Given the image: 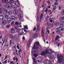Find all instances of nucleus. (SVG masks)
<instances>
[{"label": "nucleus", "instance_id": "obj_40", "mask_svg": "<svg viewBox=\"0 0 64 64\" xmlns=\"http://www.w3.org/2000/svg\"><path fill=\"white\" fill-rule=\"evenodd\" d=\"M18 51L19 52V53H22V52L21 51V49H20Z\"/></svg>", "mask_w": 64, "mask_h": 64}, {"label": "nucleus", "instance_id": "obj_16", "mask_svg": "<svg viewBox=\"0 0 64 64\" xmlns=\"http://www.w3.org/2000/svg\"><path fill=\"white\" fill-rule=\"evenodd\" d=\"M11 32L12 33H13L15 32V29L14 28L10 30Z\"/></svg>", "mask_w": 64, "mask_h": 64}, {"label": "nucleus", "instance_id": "obj_52", "mask_svg": "<svg viewBox=\"0 0 64 64\" xmlns=\"http://www.w3.org/2000/svg\"><path fill=\"white\" fill-rule=\"evenodd\" d=\"M47 32L49 34L50 33V31L49 30H47Z\"/></svg>", "mask_w": 64, "mask_h": 64}, {"label": "nucleus", "instance_id": "obj_37", "mask_svg": "<svg viewBox=\"0 0 64 64\" xmlns=\"http://www.w3.org/2000/svg\"><path fill=\"white\" fill-rule=\"evenodd\" d=\"M23 31V30H22V29H20L18 30V32H20V31Z\"/></svg>", "mask_w": 64, "mask_h": 64}, {"label": "nucleus", "instance_id": "obj_21", "mask_svg": "<svg viewBox=\"0 0 64 64\" xmlns=\"http://www.w3.org/2000/svg\"><path fill=\"white\" fill-rule=\"evenodd\" d=\"M43 14H41V16H40V21L41 22V21L42 20V17H43Z\"/></svg>", "mask_w": 64, "mask_h": 64}, {"label": "nucleus", "instance_id": "obj_14", "mask_svg": "<svg viewBox=\"0 0 64 64\" xmlns=\"http://www.w3.org/2000/svg\"><path fill=\"white\" fill-rule=\"evenodd\" d=\"M46 64H51L50 61L49 60H47L46 61Z\"/></svg>", "mask_w": 64, "mask_h": 64}, {"label": "nucleus", "instance_id": "obj_56", "mask_svg": "<svg viewBox=\"0 0 64 64\" xmlns=\"http://www.w3.org/2000/svg\"><path fill=\"white\" fill-rule=\"evenodd\" d=\"M50 22L51 23H52L53 22V20H50Z\"/></svg>", "mask_w": 64, "mask_h": 64}, {"label": "nucleus", "instance_id": "obj_28", "mask_svg": "<svg viewBox=\"0 0 64 64\" xmlns=\"http://www.w3.org/2000/svg\"><path fill=\"white\" fill-rule=\"evenodd\" d=\"M62 60H64V56H62L60 58Z\"/></svg>", "mask_w": 64, "mask_h": 64}, {"label": "nucleus", "instance_id": "obj_64", "mask_svg": "<svg viewBox=\"0 0 64 64\" xmlns=\"http://www.w3.org/2000/svg\"><path fill=\"white\" fill-rule=\"evenodd\" d=\"M47 2L48 3H50V2L49 1H48Z\"/></svg>", "mask_w": 64, "mask_h": 64}, {"label": "nucleus", "instance_id": "obj_60", "mask_svg": "<svg viewBox=\"0 0 64 64\" xmlns=\"http://www.w3.org/2000/svg\"><path fill=\"white\" fill-rule=\"evenodd\" d=\"M33 60L34 61V60H36V59H35V58H33Z\"/></svg>", "mask_w": 64, "mask_h": 64}, {"label": "nucleus", "instance_id": "obj_12", "mask_svg": "<svg viewBox=\"0 0 64 64\" xmlns=\"http://www.w3.org/2000/svg\"><path fill=\"white\" fill-rule=\"evenodd\" d=\"M4 16L3 15H0V20H2L3 19H4Z\"/></svg>", "mask_w": 64, "mask_h": 64}, {"label": "nucleus", "instance_id": "obj_6", "mask_svg": "<svg viewBox=\"0 0 64 64\" xmlns=\"http://www.w3.org/2000/svg\"><path fill=\"white\" fill-rule=\"evenodd\" d=\"M2 25H6L7 24V21L5 20H3L2 22Z\"/></svg>", "mask_w": 64, "mask_h": 64}, {"label": "nucleus", "instance_id": "obj_54", "mask_svg": "<svg viewBox=\"0 0 64 64\" xmlns=\"http://www.w3.org/2000/svg\"><path fill=\"white\" fill-rule=\"evenodd\" d=\"M13 60H16V58H15V57H14L13 58Z\"/></svg>", "mask_w": 64, "mask_h": 64}, {"label": "nucleus", "instance_id": "obj_50", "mask_svg": "<svg viewBox=\"0 0 64 64\" xmlns=\"http://www.w3.org/2000/svg\"><path fill=\"white\" fill-rule=\"evenodd\" d=\"M16 62H17V61H18V59H17V58H16Z\"/></svg>", "mask_w": 64, "mask_h": 64}, {"label": "nucleus", "instance_id": "obj_23", "mask_svg": "<svg viewBox=\"0 0 64 64\" xmlns=\"http://www.w3.org/2000/svg\"><path fill=\"white\" fill-rule=\"evenodd\" d=\"M14 28L16 31H18V27L17 26H16L14 27Z\"/></svg>", "mask_w": 64, "mask_h": 64}, {"label": "nucleus", "instance_id": "obj_31", "mask_svg": "<svg viewBox=\"0 0 64 64\" xmlns=\"http://www.w3.org/2000/svg\"><path fill=\"white\" fill-rule=\"evenodd\" d=\"M10 38H12V39H13V38H14V37H13V36L11 34L10 35Z\"/></svg>", "mask_w": 64, "mask_h": 64}, {"label": "nucleus", "instance_id": "obj_1", "mask_svg": "<svg viewBox=\"0 0 64 64\" xmlns=\"http://www.w3.org/2000/svg\"><path fill=\"white\" fill-rule=\"evenodd\" d=\"M8 0H2V2L3 4H6V6L8 8H10V7L12 6V5L10 3H8Z\"/></svg>", "mask_w": 64, "mask_h": 64}, {"label": "nucleus", "instance_id": "obj_24", "mask_svg": "<svg viewBox=\"0 0 64 64\" xmlns=\"http://www.w3.org/2000/svg\"><path fill=\"white\" fill-rule=\"evenodd\" d=\"M60 37V36H57L56 37V39H55V40H56L57 41H58V39Z\"/></svg>", "mask_w": 64, "mask_h": 64}, {"label": "nucleus", "instance_id": "obj_18", "mask_svg": "<svg viewBox=\"0 0 64 64\" xmlns=\"http://www.w3.org/2000/svg\"><path fill=\"white\" fill-rule=\"evenodd\" d=\"M47 53H48V54H51L52 53V50H49L48 51Z\"/></svg>", "mask_w": 64, "mask_h": 64}, {"label": "nucleus", "instance_id": "obj_47", "mask_svg": "<svg viewBox=\"0 0 64 64\" xmlns=\"http://www.w3.org/2000/svg\"><path fill=\"white\" fill-rule=\"evenodd\" d=\"M64 28H62L61 29V30L62 31H63V30H64Z\"/></svg>", "mask_w": 64, "mask_h": 64}, {"label": "nucleus", "instance_id": "obj_25", "mask_svg": "<svg viewBox=\"0 0 64 64\" xmlns=\"http://www.w3.org/2000/svg\"><path fill=\"white\" fill-rule=\"evenodd\" d=\"M56 2L54 4V5H58V3L57 2L58 1L57 0H56Z\"/></svg>", "mask_w": 64, "mask_h": 64}, {"label": "nucleus", "instance_id": "obj_15", "mask_svg": "<svg viewBox=\"0 0 64 64\" xmlns=\"http://www.w3.org/2000/svg\"><path fill=\"white\" fill-rule=\"evenodd\" d=\"M18 17L19 18H21L23 17V15L22 14H20L18 15Z\"/></svg>", "mask_w": 64, "mask_h": 64}, {"label": "nucleus", "instance_id": "obj_19", "mask_svg": "<svg viewBox=\"0 0 64 64\" xmlns=\"http://www.w3.org/2000/svg\"><path fill=\"white\" fill-rule=\"evenodd\" d=\"M15 24L16 25H21V22H20L18 23V22H15Z\"/></svg>", "mask_w": 64, "mask_h": 64}, {"label": "nucleus", "instance_id": "obj_2", "mask_svg": "<svg viewBox=\"0 0 64 64\" xmlns=\"http://www.w3.org/2000/svg\"><path fill=\"white\" fill-rule=\"evenodd\" d=\"M45 52L42 51L41 54V55L42 56H44L45 57H47L48 56L47 53H48V49H46L45 51Z\"/></svg>", "mask_w": 64, "mask_h": 64}, {"label": "nucleus", "instance_id": "obj_10", "mask_svg": "<svg viewBox=\"0 0 64 64\" xmlns=\"http://www.w3.org/2000/svg\"><path fill=\"white\" fill-rule=\"evenodd\" d=\"M44 28H42V37L43 38L44 37Z\"/></svg>", "mask_w": 64, "mask_h": 64}, {"label": "nucleus", "instance_id": "obj_35", "mask_svg": "<svg viewBox=\"0 0 64 64\" xmlns=\"http://www.w3.org/2000/svg\"><path fill=\"white\" fill-rule=\"evenodd\" d=\"M53 9L54 10H55L56 9V6H54V8H53Z\"/></svg>", "mask_w": 64, "mask_h": 64}, {"label": "nucleus", "instance_id": "obj_7", "mask_svg": "<svg viewBox=\"0 0 64 64\" xmlns=\"http://www.w3.org/2000/svg\"><path fill=\"white\" fill-rule=\"evenodd\" d=\"M6 20L8 22V23H10L11 22V19L10 18L8 17V18L6 19Z\"/></svg>", "mask_w": 64, "mask_h": 64}, {"label": "nucleus", "instance_id": "obj_17", "mask_svg": "<svg viewBox=\"0 0 64 64\" xmlns=\"http://www.w3.org/2000/svg\"><path fill=\"white\" fill-rule=\"evenodd\" d=\"M12 11L10 10L8 11V15H12Z\"/></svg>", "mask_w": 64, "mask_h": 64}, {"label": "nucleus", "instance_id": "obj_36", "mask_svg": "<svg viewBox=\"0 0 64 64\" xmlns=\"http://www.w3.org/2000/svg\"><path fill=\"white\" fill-rule=\"evenodd\" d=\"M60 28H63V24H61L60 25Z\"/></svg>", "mask_w": 64, "mask_h": 64}, {"label": "nucleus", "instance_id": "obj_22", "mask_svg": "<svg viewBox=\"0 0 64 64\" xmlns=\"http://www.w3.org/2000/svg\"><path fill=\"white\" fill-rule=\"evenodd\" d=\"M12 8H13V9H16L17 8V6H16L15 5H14L12 6Z\"/></svg>", "mask_w": 64, "mask_h": 64}, {"label": "nucleus", "instance_id": "obj_5", "mask_svg": "<svg viewBox=\"0 0 64 64\" xmlns=\"http://www.w3.org/2000/svg\"><path fill=\"white\" fill-rule=\"evenodd\" d=\"M8 10L5 8L4 9L2 10V13L3 14L5 15H7L8 14Z\"/></svg>", "mask_w": 64, "mask_h": 64}, {"label": "nucleus", "instance_id": "obj_13", "mask_svg": "<svg viewBox=\"0 0 64 64\" xmlns=\"http://www.w3.org/2000/svg\"><path fill=\"white\" fill-rule=\"evenodd\" d=\"M37 30L36 31V32H37V31H40V25L38 24V25L37 27Z\"/></svg>", "mask_w": 64, "mask_h": 64}, {"label": "nucleus", "instance_id": "obj_46", "mask_svg": "<svg viewBox=\"0 0 64 64\" xmlns=\"http://www.w3.org/2000/svg\"><path fill=\"white\" fill-rule=\"evenodd\" d=\"M23 35V34H22V33H21L20 34H19L18 35L19 36H21V35Z\"/></svg>", "mask_w": 64, "mask_h": 64}, {"label": "nucleus", "instance_id": "obj_49", "mask_svg": "<svg viewBox=\"0 0 64 64\" xmlns=\"http://www.w3.org/2000/svg\"><path fill=\"white\" fill-rule=\"evenodd\" d=\"M23 30H24L25 32H27V30L25 29H23Z\"/></svg>", "mask_w": 64, "mask_h": 64}, {"label": "nucleus", "instance_id": "obj_43", "mask_svg": "<svg viewBox=\"0 0 64 64\" xmlns=\"http://www.w3.org/2000/svg\"><path fill=\"white\" fill-rule=\"evenodd\" d=\"M14 22H15L14 21H12L11 23V25H13L14 23Z\"/></svg>", "mask_w": 64, "mask_h": 64}, {"label": "nucleus", "instance_id": "obj_53", "mask_svg": "<svg viewBox=\"0 0 64 64\" xmlns=\"http://www.w3.org/2000/svg\"><path fill=\"white\" fill-rule=\"evenodd\" d=\"M61 7L60 6H59V10H61Z\"/></svg>", "mask_w": 64, "mask_h": 64}, {"label": "nucleus", "instance_id": "obj_29", "mask_svg": "<svg viewBox=\"0 0 64 64\" xmlns=\"http://www.w3.org/2000/svg\"><path fill=\"white\" fill-rule=\"evenodd\" d=\"M31 38H30V39L28 41V44H30V43H31Z\"/></svg>", "mask_w": 64, "mask_h": 64}, {"label": "nucleus", "instance_id": "obj_9", "mask_svg": "<svg viewBox=\"0 0 64 64\" xmlns=\"http://www.w3.org/2000/svg\"><path fill=\"white\" fill-rule=\"evenodd\" d=\"M15 16H11V19L12 20H13L14 21V20H15Z\"/></svg>", "mask_w": 64, "mask_h": 64}, {"label": "nucleus", "instance_id": "obj_45", "mask_svg": "<svg viewBox=\"0 0 64 64\" xmlns=\"http://www.w3.org/2000/svg\"><path fill=\"white\" fill-rule=\"evenodd\" d=\"M47 11H48V9L46 8L45 10V12H46V13H47Z\"/></svg>", "mask_w": 64, "mask_h": 64}, {"label": "nucleus", "instance_id": "obj_44", "mask_svg": "<svg viewBox=\"0 0 64 64\" xmlns=\"http://www.w3.org/2000/svg\"><path fill=\"white\" fill-rule=\"evenodd\" d=\"M36 27H35L34 28L33 31H35L36 30Z\"/></svg>", "mask_w": 64, "mask_h": 64}, {"label": "nucleus", "instance_id": "obj_48", "mask_svg": "<svg viewBox=\"0 0 64 64\" xmlns=\"http://www.w3.org/2000/svg\"><path fill=\"white\" fill-rule=\"evenodd\" d=\"M61 19L62 20H64V17H62L61 18Z\"/></svg>", "mask_w": 64, "mask_h": 64}, {"label": "nucleus", "instance_id": "obj_33", "mask_svg": "<svg viewBox=\"0 0 64 64\" xmlns=\"http://www.w3.org/2000/svg\"><path fill=\"white\" fill-rule=\"evenodd\" d=\"M10 3H13V2H14V0H10Z\"/></svg>", "mask_w": 64, "mask_h": 64}, {"label": "nucleus", "instance_id": "obj_41", "mask_svg": "<svg viewBox=\"0 0 64 64\" xmlns=\"http://www.w3.org/2000/svg\"><path fill=\"white\" fill-rule=\"evenodd\" d=\"M42 62V60H38V63H40V62Z\"/></svg>", "mask_w": 64, "mask_h": 64}, {"label": "nucleus", "instance_id": "obj_51", "mask_svg": "<svg viewBox=\"0 0 64 64\" xmlns=\"http://www.w3.org/2000/svg\"><path fill=\"white\" fill-rule=\"evenodd\" d=\"M48 29H49V28L48 27H47L46 28V30L47 31L48 30Z\"/></svg>", "mask_w": 64, "mask_h": 64}, {"label": "nucleus", "instance_id": "obj_61", "mask_svg": "<svg viewBox=\"0 0 64 64\" xmlns=\"http://www.w3.org/2000/svg\"><path fill=\"white\" fill-rule=\"evenodd\" d=\"M7 56H6V57H5V58H4V60H6V59L7 58Z\"/></svg>", "mask_w": 64, "mask_h": 64}, {"label": "nucleus", "instance_id": "obj_62", "mask_svg": "<svg viewBox=\"0 0 64 64\" xmlns=\"http://www.w3.org/2000/svg\"><path fill=\"white\" fill-rule=\"evenodd\" d=\"M11 64H12L13 63H14V62H13L12 61L11 62Z\"/></svg>", "mask_w": 64, "mask_h": 64}, {"label": "nucleus", "instance_id": "obj_34", "mask_svg": "<svg viewBox=\"0 0 64 64\" xmlns=\"http://www.w3.org/2000/svg\"><path fill=\"white\" fill-rule=\"evenodd\" d=\"M62 60L60 58L58 60V62L59 63H61L62 62Z\"/></svg>", "mask_w": 64, "mask_h": 64}, {"label": "nucleus", "instance_id": "obj_38", "mask_svg": "<svg viewBox=\"0 0 64 64\" xmlns=\"http://www.w3.org/2000/svg\"><path fill=\"white\" fill-rule=\"evenodd\" d=\"M7 60H6L5 61H4V62H3V63H7Z\"/></svg>", "mask_w": 64, "mask_h": 64}, {"label": "nucleus", "instance_id": "obj_42", "mask_svg": "<svg viewBox=\"0 0 64 64\" xmlns=\"http://www.w3.org/2000/svg\"><path fill=\"white\" fill-rule=\"evenodd\" d=\"M17 48L18 49H19V44H17Z\"/></svg>", "mask_w": 64, "mask_h": 64}, {"label": "nucleus", "instance_id": "obj_11", "mask_svg": "<svg viewBox=\"0 0 64 64\" xmlns=\"http://www.w3.org/2000/svg\"><path fill=\"white\" fill-rule=\"evenodd\" d=\"M54 57L53 55L52 54H49L48 56V57L49 59H52Z\"/></svg>", "mask_w": 64, "mask_h": 64}, {"label": "nucleus", "instance_id": "obj_63", "mask_svg": "<svg viewBox=\"0 0 64 64\" xmlns=\"http://www.w3.org/2000/svg\"><path fill=\"white\" fill-rule=\"evenodd\" d=\"M23 39H24V40H25V38L24 37H23L22 38Z\"/></svg>", "mask_w": 64, "mask_h": 64}, {"label": "nucleus", "instance_id": "obj_32", "mask_svg": "<svg viewBox=\"0 0 64 64\" xmlns=\"http://www.w3.org/2000/svg\"><path fill=\"white\" fill-rule=\"evenodd\" d=\"M36 37H37V35H36V34H34V35L33 36V37L34 38H36Z\"/></svg>", "mask_w": 64, "mask_h": 64}, {"label": "nucleus", "instance_id": "obj_20", "mask_svg": "<svg viewBox=\"0 0 64 64\" xmlns=\"http://www.w3.org/2000/svg\"><path fill=\"white\" fill-rule=\"evenodd\" d=\"M57 56L58 59H60V58H61V55H60L59 54H58L57 55Z\"/></svg>", "mask_w": 64, "mask_h": 64}, {"label": "nucleus", "instance_id": "obj_57", "mask_svg": "<svg viewBox=\"0 0 64 64\" xmlns=\"http://www.w3.org/2000/svg\"><path fill=\"white\" fill-rule=\"evenodd\" d=\"M20 54V58H21V53H19Z\"/></svg>", "mask_w": 64, "mask_h": 64}, {"label": "nucleus", "instance_id": "obj_58", "mask_svg": "<svg viewBox=\"0 0 64 64\" xmlns=\"http://www.w3.org/2000/svg\"><path fill=\"white\" fill-rule=\"evenodd\" d=\"M34 63H36V60H34Z\"/></svg>", "mask_w": 64, "mask_h": 64}, {"label": "nucleus", "instance_id": "obj_3", "mask_svg": "<svg viewBox=\"0 0 64 64\" xmlns=\"http://www.w3.org/2000/svg\"><path fill=\"white\" fill-rule=\"evenodd\" d=\"M38 50H32V54H33V53H36L34 54V56L35 58H36L38 56V55H37L36 54L38 53Z\"/></svg>", "mask_w": 64, "mask_h": 64}, {"label": "nucleus", "instance_id": "obj_27", "mask_svg": "<svg viewBox=\"0 0 64 64\" xmlns=\"http://www.w3.org/2000/svg\"><path fill=\"white\" fill-rule=\"evenodd\" d=\"M4 17L6 19H7L9 17V16L7 15H6L4 16Z\"/></svg>", "mask_w": 64, "mask_h": 64}, {"label": "nucleus", "instance_id": "obj_55", "mask_svg": "<svg viewBox=\"0 0 64 64\" xmlns=\"http://www.w3.org/2000/svg\"><path fill=\"white\" fill-rule=\"evenodd\" d=\"M60 27L59 28L58 27L56 28V29L58 30V29H60Z\"/></svg>", "mask_w": 64, "mask_h": 64}, {"label": "nucleus", "instance_id": "obj_26", "mask_svg": "<svg viewBox=\"0 0 64 64\" xmlns=\"http://www.w3.org/2000/svg\"><path fill=\"white\" fill-rule=\"evenodd\" d=\"M56 33H60L61 32V30L60 29H59L56 31Z\"/></svg>", "mask_w": 64, "mask_h": 64}, {"label": "nucleus", "instance_id": "obj_4", "mask_svg": "<svg viewBox=\"0 0 64 64\" xmlns=\"http://www.w3.org/2000/svg\"><path fill=\"white\" fill-rule=\"evenodd\" d=\"M40 45V44H39V42H36L34 44V48H33L34 49H38V47L36 46H39Z\"/></svg>", "mask_w": 64, "mask_h": 64}, {"label": "nucleus", "instance_id": "obj_59", "mask_svg": "<svg viewBox=\"0 0 64 64\" xmlns=\"http://www.w3.org/2000/svg\"><path fill=\"white\" fill-rule=\"evenodd\" d=\"M62 13H63V14H64V10H63V11H62Z\"/></svg>", "mask_w": 64, "mask_h": 64}, {"label": "nucleus", "instance_id": "obj_39", "mask_svg": "<svg viewBox=\"0 0 64 64\" xmlns=\"http://www.w3.org/2000/svg\"><path fill=\"white\" fill-rule=\"evenodd\" d=\"M59 24V22H58L56 23V24H55V25H56V26H57Z\"/></svg>", "mask_w": 64, "mask_h": 64}, {"label": "nucleus", "instance_id": "obj_30", "mask_svg": "<svg viewBox=\"0 0 64 64\" xmlns=\"http://www.w3.org/2000/svg\"><path fill=\"white\" fill-rule=\"evenodd\" d=\"M24 28L25 29H26L27 30H28V27H27V26H24Z\"/></svg>", "mask_w": 64, "mask_h": 64}, {"label": "nucleus", "instance_id": "obj_8", "mask_svg": "<svg viewBox=\"0 0 64 64\" xmlns=\"http://www.w3.org/2000/svg\"><path fill=\"white\" fill-rule=\"evenodd\" d=\"M13 13L15 15H17L18 14V11L17 10H14L13 11Z\"/></svg>", "mask_w": 64, "mask_h": 64}]
</instances>
